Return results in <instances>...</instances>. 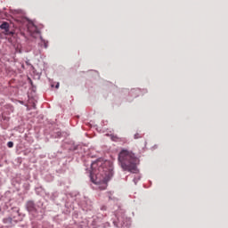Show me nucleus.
<instances>
[{
  "label": "nucleus",
  "mask_w": 228,
  "mask_h": 228,
  "mask_svg": "<svg viewBox=\"0 0 228 228\" xmlns=\"http://www.w3.org/2000/svg\"><path fill=\"white\" fill-rule=\"evenodd\" d=\"M90 179L94 184H98L99 190H106L108 182L113 177V168L107 167L106 163L99 166L97 162L91 164Z\"/></svg>",
  "instance_id": "obj_1"
},
{
  "label": "nucleus",
  "mask_w": 228,
  "mask_h": 228,
  "mask_svg": "<svg viewBox=\"0 0 228 228\" xmlns=\"http://www.w3.org/2000/svg\"><path fill=\"white\" fill-rule=\"evenodd\" d=\"M119 165L124 172H130L131 174H138V163L140 159L136 158L134 153L126 150H122L118 154Z\"/></svg>",
  "instance_id": "obj_2"
},
{
  "label": "nucleus",
  "mask_w": 228,
  "mask_h": 228,
  "mask_svg": "<svg viewBox=\"0 0 228 228\" xmlns=\"http://www.w3.org/2000/svg\"><path fill=\"white\" fill-rule=\"evenodd\" d=\"M110 220L114 224L115 227L118 228H127L131 227V221H120L118 220V217H117V215L112 214Z\"/></svg>",
  "instance_id": "obj_3"
},
{
  "label": "nucleus",
  "mask_w": 228,
  "mask_h": 228,
  "mask_svg": "<svg viewBox=\"0 0 228 228\" xmlns=\"http://www.w3.org/2000/svg\"><path fill=\"white\" fill-rule=\"evenodd\" d=\"M26 208L28 213H36L37 212V206L35 205V201L28 200L26 203Z\"/></svg>",
  "instance_id": "obj_4"
},
{
  "label": "nucleus",
  "mask_w": 228,
  "mask_h": 228,
  "mask_svg": "<svg viewBox=\"0 0 228 228\" xmlns=\"http://www.w3.org/2000/svg\"><path fill=\"white\" fill-rule=\"evenodd\" d=\"M0 29H4V31L10 29V23L4 21L1 25H0Z\"/></svg>",
  "instance_id": "obj_5"
},
{
  "label": "nucleus",
  "mask_w": 228,
  "mask_h": 228,
  "mask_svg": "<svg viewBox=\"0 0 228 228\" xmlns=\"http://www.w3.org/2000/svg\"><path fill=\"white\" fill-rule=\"evenodd\" d=\"M3 222L6 225L10 226V225H12V223L13 222V219H12V217H6V218H4Z\"/></svg>",
  "instance_id": "obj_6"
},
{
  "label": "nucleus",
  "mask_w": 228,
  "mask_h": 228,
  "mask_svg": "<svg viewBox=\"0 0 228 228\" xmlns=\"http://www.w3.org/2000/svg\"><path fill=\"white\" fill-rule=\"evenodd\" d=\"M29 28H34L35 33L40 34L38 28H37V26H35V24H33V22H29L28 28L29 29Z\"/></svg>",
  "instance_id": "obj_7"
},
{
  "label": "nucleus",
  "mask_w": 228,
  "mask_h": 228,
  "mask_svg": "<svg viewBox=\"0 0 228 228\" xmlns=\"http://www.w3.org/2000/svg\"><path fill=\"white\" fill-rule=\"evenodd\" d=\"M40 40L44 44L45 49H47V47H49V45H48L49 42H47L45 39H44V37L42 36H40Z\"/></svg>",
  "instance_id": "obj_8"
},
{
  "label": "nucleus",
  "mask_w": 228,
  "mask_h": 228,
  "mask_svg": "<svg viewBox=\"0 0 228 228\" xmlns=\"http://www.w3.org/2000/svg\"><path fill=\"white\" fill-rule=\"evenodd\" d=\"M4 35H6L7 37H13V35H15V32L10 30V28H7V30H4Z\"/></svg>",
  "instance_id": "obj_9"
},
{
  "label": "nucleus",
  "mask_w": 228,
  "mask_h": 228,
  "mask_svg": "<svg viewBox=\"0 0 228 228\" xmlns=\"http://www.w3.org/2000/svg\"><path fill=\"white\" fill-rule=\"evenodd\" d=\"M84 202L86 203H82V206H85V208H90L92 206V203L88 200H86Z\"/></svg>",
  "instance_id": "obj_10"
},
{
  "label": "nucleus",
  "mask_w": 228,
  "mask_h": 228,
  "mask_svg": "<svg viewBox=\"0 0 228 228\" xmlns=\"http://www.w3.org/2000/svg\"><path fill=\"white\" fill-rule=\"evenodd\" d=\"M77 147H78L77 145H73L69 148V151H72V152H74V151H77Z\"/></svg>",
  "instance_id": "obj_11"
},
{
  "label": "nucleus",
  "mask_w": 228,
  "mask_h": 228,
  "mask_svg": "<svg viewBox=\"0 0 228 228\" xmlns=\"http://www.w3.org/2000/svg\"><path fill=\"white\" fill-rule=\"evenodd\" d=\"M133 181H134V184H137L138 182L140 181V176L134 177Z\"/></svg>",
  "instance_id": "obj_12"
},
{
  "label": "nucleus",
  "mask_w": 228,
  "mask_h": 228,
  "mask_svg": "<svg viewBox=\"0 0 228 228\" xmlns=\"http://www.w3.org/2000/svg\"><path fill=\"white\" fill-rule=\"evenodd\" d=\"M111 140L113 142H117L118 140V137L117 135H111Z\"/></svg>",
  "instance_id": "obj_13"
},
{
  "label": "nucleus",
  "mask_w": 228,
  "mask_h": 228,
  "mask_svg": "<svg viewBox=\"0 0 228 228\" xmlns=\"http://www.w3.org/2000/svg\"><path fill=\"white\" fill-rule=\"evenodd\" d=\"M7 147H9V149H12V147H13V142H8Z\"/></svg>",
  "instance_id": "obj_14"
},
{
  "label": "nucleus",
  "mask_w": 228,
  "mask_h": 228,
  "mask_svg": "<svg viewBox=\"0 0 228 228\" xmlns=\"http://www.w3.org/2000/svg\"><path fill=\"white\" fill-rule=\"evenodd\" d=\"M134 138V140H138V138H141L140 134H135Z\"/></svg>",
  "instance_id": "obj_15"
},
{
  "label": "nucleus",
  "mask_w": 228,
  "mask_h": 228,
  "mask_svg": "<svg viewBox=\"0 0 228 228\" xmlns=\"http://www.w3.org/2000/svg\"><path fill=\"white\" fill-rule=\"evenodd\" d=\"M102 227L105 228V227H110V223H105L102 224Z\"/></svg>",
  "instance_id": "obj_16"
},
{
  "label": "nucleus",
  "mask_w": 228,
  "mask_h": 228,
  "mask_svg": "<svg viewBox=\"0 0 228 228\" xmlns=\"http://www.w3.org/2000/svg\"><path fill=\"white\" fill-rule=\"evenodd\" d=\"M102 211H106V206L101 207Z\"/></svg>",
  "instance_id": "obj_17"
},
{
  "label": "nucleus",
  "mask_w": 228,
  "mask_h": 228,
  "mask_svg": "<svg viewBox=\"0 0 228 228\" xmlns=\"http://www.w3.org/2000/svg\"><path fill=\"white\" fill-rule=\"evenodd\" d=\"M61 136V132H57V137L60 138Z\"/></svg>",
  "instance_id": "obj_18"
},
{
  "label": "nucleus",
  "mask_w": 228,
  "mask_h": 228,
  "mask_svg": "<svg viewBox=\"0 0 228 228\" xmlns=\"http://www.w3.org/2000/svg\"><path fill=\"white\" fill-rule=\"evenodd\" d=\"M55 88H60V83H57Z\"/></svg>",
  "instance_id": "obj_19"
},
{
  "label": "nucleus",
  "mask_w": 228,
  "mask_h": 228,
  "mask_svg": "<svg viewBox=\"0 0 228 228\" xmlns=\"http://www.w3.org/2000/svg\"><path fill=\"white\" fill-rule=\"evenodd\" d=\"M134 92H138V90L134 89V90L131 91V94H134Z\"/></svg>",
  "instance_id": "obj_20"
},
{
  "label": "nucleus",
  "mask_w": 228,
  "mask_h": 228,
  "mask_svg": "<svg viewBox=\"0 0 228 228\" xmlns=\"http://www.w3.org/2000/svg\"><path fill=\"white\" fill-rule=\"evenodd\" d=\"M109 199L111 200V196H110Z\"/></svg>",
  "instance_id": "obj_21"
},
{
  "label": "nucleus",
  "mask_w": 228,
  "mask_h": 228,
  "mask_svg": "<svg viewBox=\"0 0 228 228\" xmlns=\"http://www.w3.org/2000/svg\"><path fill=\"white\" fill-rule=\"evenodd\" d=\"M0 211H1V208H0Z\"/></svg>",
  "instance_id": "obj_22"
}]
</instances>
